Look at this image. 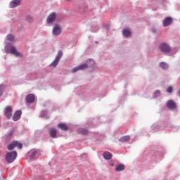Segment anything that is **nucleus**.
Masks as SVG:
<instances>
[{
  "instance_id": "f257e3e1",
  "label": "nucleus",
  "mask_w": 180,
  "mask_h": 180,
  "mask_svg": "<svg viewBox=\"0 0 180 180\" xmlns=\"http://www.w3.org/2000/svg\"><path fill=\"white\" fill-rule=\"evenodd\" d=\"M16 157H18L16 151L9 152L6 155V161H7L8 164H11V162H13V161L16 160Z\"/></svg>"
},
{
  "instance_id": "f03ea898",
  "label": "nucleus",
  "mask_w": 180,
  "mask_h": 180,
  "mask_svg": "<svg viewBox=\"0 0 180 180\" xmlns=\"http://www.w3.org/2000/svg\"><path fill=\"white\" fill-rule=\"evenodd\" d=\"M159 49L162 51V53H169V51H171V48L166 43L161 44Z\"/></svg>"
},
{
  "instance_id": "7ed1b4c3",
  "label": "nucleus",
  "mask_w": 180,
  "mask_h": 180,
  "mask_svg": "<svg viewBox=\"0 0 180 180\" xmlns=\"http://www.w3.org/2000/svg\"><path fill=\"white\" fill-rule=\"evenodd\" d=\"M12 110L13 109L11 105H8L5 108L4 115L6 117H7L8 119H11V117H12Z\"/></svg>"
},
{
  "instance_id": "20e7f679",
  "label": "nucleus",
  "mask_w": 180,
  "mask_h": 180,
  "mask_svg": "<svg viewBox=\"0 0 180 180\" xmlns=\"http://www.w3.org/2000/svg\"><path fill=\"white\" fill-rule=\"evenodd\" d=\"M57 18V14L56 13H51L46 19L47 23H53L56 20V18Z\"/></svg>"
},
{
  "instance_id": "39448f33",
  "label": "nucleus",
  "mask_w": 180,
  "mask_h": 180,
  "mask_svg": "<svg viewBox=\"0 0 180 180\" xmlns=\"http://www.w3.org/2000/svg\"><path fill=\"white\" fill-rule=\"evenodd\" d=\"M52 33L53 36H58V34H61V28L58 24L54 25Z\"/></svg>"
},
{
  "instance_id": "423d86ee",
  "label": "nucleus",
  "mask_w": 180,
  "mask_h": 180,
  "mask_svg": "<svg viewBox=\"0 0 180 180\" xmlns=\"http://www.w3.org/2000/svg\"><path fill=\"white\" fill-rule=\"evenodd\" d=\"M86 68H88V65L86 63L73 68L72 72L75 74V72H77V71H79L81 70H86Z\"/></svg>"
},
{
  "instance_id": "0eeeda50",
  "label": "nucleus",
  "mask_w": 180,
  "mask_h": 180,
  "mask_svg": "<svg viewBox=\"0 0 180 180\" xmlns=\"http://www.w3.org/2000/svg\"><path fill=\"white\" fill-rule=\"evenodd\" d=\"M172 23V18L171 17H167L164 19L162 25L164 27H167V26H169Z\"/></svg>"
},
{
  "instance_id": "6e6552de",
  "label": "nucleus",
  "mask_w": 180,
  "mask_h": 180,
  "mask_svg": "<svg viewBox=\"0 0 180 180\" xmlns=\"http://www.w3.org/2000/svg\"><path fill=\"white\" fill-rule=\"evenodd\" d=\"M167 108H169V109H176V104L172 100H169L167 101Z\"/></svg>"
},
{
  "instance_id": "1a4fd4ad",
  "label": "nucleus",
  "mask_w": 180,
  "mask_h": 180,
  "mask_svg": "<svg viewBox=\"0 0 180 180\" xmlns=\"http://www.w3.org/2000/svg\"><path fill=\"white\" fill-rule=\"evenodd\" d=\"M20 5V0H13L10 3V8H16V6H19Z\"/></svg>"
},
{
  "instance_id": "9d476101",
  "label": "nucleus",
  "mask_w": 180,
  "mask_h": 180,
  "mask_svg": "<svg viewBox=\"0 0 180 180\" xmlns=\"http://www.w3.org/2000/svg\"><path fill=\"white\" fill-rule=\"evenodd\" d=\"M10 51L11 53V54H13L14 56H15V57H20L22 56V55L18 52V50H16V48L12 46L10 49Z\"/></svg>"
},
{
  "instance_id": "9b49d317",
  "label": "nucleus",
  "mask_w": 180,
  "mask_h": 180,
  "mask_svg": "<svg viewBox=\"0 0 180 180\" xmlns=\"http://www.w3.org/2000/svg\"><path fill=\"white\" fill-rule=\"evenodd\" d=\"M20 116H22V111H17L13 116V120L17 122V120L20 119Z\"/></svg>"
},
{
  "instance_id": "f8f14e48",
  "label": "nucleus",
  "mask_w": 180,
  "mask_h": 180,
  "mask_svg": "<svg viewBox=\"0 0 180 180\" xmlns=\"http://www.w3.org/2000/svg\"><path fill=\"white\" fill-rule=\"evenodd\" d=\"M26 101L27 103H32V102H34V95L30 94L26 96Z\"/></svg>"
},
{
  "instance_id": "ddd939ff",
  "label": "nucleus",
  "mask_w": 180,
  "mask_h": 180,
  "mask_svg": "<svg viewBox=\"0 0 180 180\" xmlns=\"http://www.w3.org/2000/svg\"><path fill=\"white\" fill-rule=\"evenodd\" d=\"M49 134L52 139H56L57 137V129L52 128L51 131H49Z\"/></svg>"
},
{
  "instance_id": "4468645a",
  "label": "nucleus",
  "mask_w": 180,
  "mask_h": 180,
  "mask_svg": "<svg viewBox=\"0 0 180 180\" xmlns=\"http://www.w3.org/2000/svg\"><path fill=\"white\" fill-rule=\"evenodd\" d=\"M58 129H60V130H63L64 131H67L68 130V127L64 123H59L58 124Z\"/></svg>"
},
{
  "instance_id": "2eb2a0df",
  "label": "nucleus",
  "mask_w": 180,
  "mask_h": 180,
  "mask_svg": "<svg viewBox=\"0 0 180 180\" xmlns=\"http://www.w3.org/2000/svg\"><path fill=\"white\" fill-rule=\"evenodd\" d=\"M129 140H130V136H129V135L122 136L120 139V143H127V141H129Z\"/></svg>"
},
{
  "instance_id": "dca6fc26",
  "label": "nucleus",
  "mask_w": 180,
  "mask_h": 180,
  "mask_svg": "<svg viewBox=\"0 0 180 180\" xmlns=\"http://www.w3.org/2000/svg\"><path fill=\"white\" fill-rule=\"evenodd\" d=\"M122 34L124 36V37H131V32H130L129 30H123Z\"/></svg>"
},
{
  "instance_id": "f3484780",
  "label": "nucleus",
  "mask_w": 180,
  "mask_h": 180,
  "mask_svg": "<svg viewBox=\"0 0 180 180\" xmlns=\"http://www.w3.org/2000/svg\"><path fill=\"white\" fill-rule=\"evenodd\" d=\"M103 155L105 160H110L112 157V153H110V152H104Z\"/></svg>"
},
{
  "instance_id": "a211bd4d",
  "label": "nucleus",
  "mask_w": 180,
  "mask_h": 180,
  "mask_svg": "<svg viewBox=\"0 0 180 180\" xmlns=\"http://www.w3.org/2000/svg\"><path fill=\"white\" fill-rule=\"evenodd\" d=\"M124 169V165H117L116 168H115V171L117 172H119L120 171H123Z\"/></svg>"
},
{
  "instance_id": "6ab92c4d",
  "label": "nucleus",
  "mask_w": 180,
  "mask_h": 180,
  "mask_svg": "<svg viewBox=\"0 0 180 180\" xmlns=\"http://www.w3.org/2000/svg\"><path fill=\"white\" fill-rule=\"evenodd\" d=\"M78 132L80 133V134H88V130L84 128H79Z\"/></svg>"
},
{
  "instance_id": "aec40b11",
  "label": "nucleus",
  "mask_w": 180,
  "mask_h": 180,
  "mask_svg": "<svg viewBox=\"0 0 180 180\" xmlns=\"http://www.w3.org/2000/svg\"><path fill=\"white\" fill-rule=\"evenodd\" d=\"M160 67H161L162 70H167L168 68V64L165 62H162L160 63Z\"/></svg>"
},
{
  "instance_id": "412c9836",
  "label": "nucleus",
  "mask_w": 180,
  "mask_h": 180,
  "mask_svg": "<svg viewBox=\"0 0 180 180\" xmlns=\"http://www.w3.org/2000/svg\"><path fill=\"white\" fill-rule=\"evenodd\" d=\"M14 146L17 147V148H19L20 150V148H22V147H23V145H22L21 143L14 141Z\"/></svg>"
},
{
  "instance_id": "4be33fe9",
  "label": "nucleus",
  "mask_w": 180,
  "mask_h": 180,
  "mask_svg": "<svg viewBox=\"0 0 180 180\" xmlns=\"http://www.w3.org/2000/svg\"><path fill=\"white\" fill-rule=\"evenodd\" d=\"M60 60L56 59L51 63V67H57Z\"/></svg>"
},
{
  "instance_id": "5701e85b",
  "label": "nucleus",
  "mask_w": 180,
  "mask_h": 180,
  "mask_svg": "<svg viewBox=\"0 0 180 180\" xmlns=\"http://www.w3.org/2000/svg\"><path fill=\"white\" fill-rule=\"evenodd\" d=\"M5 92V84L0 85V96H2V94Z\"/></svg>"
},
{
  "instance_id": "b1692460",
  "label": "nucleus",
  "mask_w": 180,
  "mask_h": 180,
  "mask_svg": "<svg viewBox=\"0 0 180 180\" xmlns=\"http://www.w3.org/2000/svg\"><path fill=\"white\" fill-rule=\"evenodd\" d=\"M62 57H63V51H58V54L56 57V59L60 60V58H61Z\"/></svg>"
},
{
  "instance_id": "393cba45",
  "label": "nucleus",
  "mask_w": 180,
  "mask_h": 180,
  "mask_svg": "<svg viewBox=\"0 0 180 180\" xmlns=\"http://www.w3.org/2000/svg\"><path fill=\"white\" fill-rule=\"evenodd\" d=\"M6 39L9 41H13V40H15V37H13V35H12V34H8V35H7Z\"/></svg>"
},
{
  "instance_id": "a878e982",
  "label": "nucleus",
  "mask_w": 180,
  "mask_h": 180,
  "mask_svg": "<svg viewBox=\"0 0 180 180\" xmlns=\"http://www.w3.org/2000/svg\"><path fill=\"white\" fill-rule=\"evenodd\" d=\"M26 21L28 22V23H33V18L30 15H27L26 17Z\"/></svg>"
},
{
  "instance_id": "bb28decb",
  "label": "nucleus",
  "mask_w": 180,
  "mask_h": 180,
  "mask_svg": "<svg viewBox=\"0 0 180 180\" xmlns=\"http://www.w3.org/2000/svg\"><path fill=\"white\" fill-rule=\"evenodd\" d=\"M13 148H15L14 141H13L11 144L8 146V150H13Z\"/></svg>"
},
{
  "instance_id": "cd10ccee",
  "label": "nucleus",
  "mask_w": 180,
  "mask_h": 180,
  "mask_svg": "<svg viewBox=\"0 0 180 180\" xmlns=\"http://www.w3.org/2000/svg\"><path fill=\"white\" fill-rule=\"evenodd\" d=\"M36 154H37V151H34L32 155L30 156V160H33V158H34V157H36Z\"/></svg>"
},
{
  "instance_id": "c85d7f7f",
  "label": "nucleus",
  "mask_w": 180,
  "mask_h": 180,
  "mask_svg": "<svg viewBox=\"0 0 180 180\" xmlns=\"http://www.w3.org/2000/svg\"><path fill=\"white\" fill-rule=\"evenodd\" d=\"M167 92L168 94L172 93V86H169V87H167Z\"/></svg>"
},
{
  "instance_id": "c756f323",
  "label": "nucleus",
  "mask_w": 180,
  "mask_h": 180,
  "mask_svg": "<svg viewBox=\"0 0 180 180\" xmlns=\"http://www.w3.org/2000/svg\"><path fill=\"white\" fill-rule=\"evenodd\" d=\"M155 93L156 94H160V91H156Z\"/></svg>"
},
{
  "instance_id": "7c9ffc66",
  "label": "nucleus",
  "mask_w": 180,
  "mask_h": 180,
  "mask_svg": "<svg viewBox=\"0 0 180 180\" xmlns=\"http://www.w3.org/2000/svg\"><path fill=\"white\" fill-rule=\"evenodd\" d=\"M111 166L113 167V163H111Z\"/></svg>"
},
{
  "instance_id": "2f4dec72",
  "label": "nucleus",
  "mask_w": 180,
  "mask_h": 180,
  "mask_svg": "<svg viewBox=\"0 0 180 180\" xmlns=\"http://www.w3.org/2000/svg\"><path fill=\"white\" fill-rule=\"evenodd\" d=\"M67 1H71V0H67Z\"/></svg>"
}]
</instances>
